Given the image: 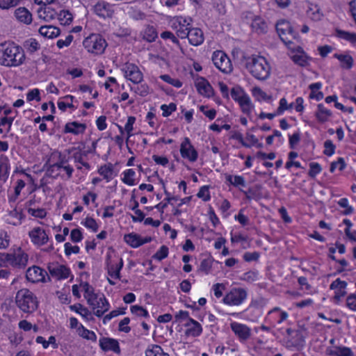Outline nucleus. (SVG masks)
Wrapping results in <instances>:
<instances>
[{"label":"nucleus","mask_w":356,"mask_h":356,"mask_svg":"<svg viewBox=\"0 0 356 356\" xmlns=\"http://www.w3.org/2000/svg\"><path fill=\"white\" fill-rule=\"evenodd\" d=\"M24 58V50L14 42H5L0 44V64L16 67L22 65Z\"/></svg>","instance_id":"nucleus-1"},{"label":"nucleus","mask_w":356,"mask_h":356,"mask_svg":"<svg viewBox=\"0 0 356 356\" xmlns=\"http://www.w3.org/2000/svg\"><path fill=\"white\" fill-rule=\"evenodd\" d=\"M244 59L246 69L254 78L265 80L269 76L270 67L264 56L252 55L248 57L244 56Z\"/></svg>","instance_id":"nucleus-2"},{"label":"nucleus","mask_w":356,"mask_h":356,"mask_svg":"<svg viewBox=\"0 0 356 356\" xmlns=\"http://www.w3.org/2000/svg\"><path fill=\"white\" fill-rule=\"evenodd\" d=\"M15 302L19 309L24 313H33L38 307L37 297L28 289H22L17 292Z\"/></svg>","instance_id":"nucleus-3"},{"label":"nucleus","mask_w":356,"mask_h":356,"mask_svg":"<svg viewBox=\"0 0 356 356\" xmlns=\"http://www.w3.org/2000/svg\"><path fill=\"white\" fill-rule=\"evenodd\" d=\"M83 45L88 53L100 55L104 52L107 42L100 34L92 33L83 40Z\"/></svg>","instance_id":"nucleus-4"},{"label":"nucleus","mask_w":356,"mask_h":356,"mask_svg":"<svg viewBox=\"0 0 356 356\" xmlns=\"http://www.w3.org/2000/svg\"><path fill=\"white\" fill-rule=\"evenodd\" d=\"M286 332L288 335L285 341L286 348L289 349L293 348L299 350L304 347L305 343V330L298 329L295 330L291 328H287Z\"/></svg>","instance_id":"nucleus-5"},{"label":"nucleus","mask_w":356,"mask_h":356,"mask_svg":"<svg viewBox=\"0 0 356 356\" xmlns=\"http://www.w3.org/2000/svg\"><path fill=\"white\" fill-rule=\"evenodd\" d=\"M212 61L214 65L223 73L228 74L232 71V65L230 59L222 51L213 52Z\"/></svg>","instance_id":"nucleus-6"},{"label":"nucleus","mask_w":356,"mask_h":356,"mask_svg":"<svg viewBox=\"0 0 356 356\" xmlns=\"http://www.w3.org/2000/svg\"><path fill=\"white\" fill-rule=\"evenodd\" d=\"M247 298V291L242 288L232 289L223 298V302L229 305H239Z\"/></svg>","instance_id":"nucleus-7"},{"label":"nucleus","mask_w":356,"mask_h":356,"mask_svg":"<svg viewBox=\"0 0 356 356\" xmlns=\"http://www.w3.org/2000/svg\"><path fill=\"white\" fill-rule=\"evenodd\" d=\"M88 303L92 307L94 314L101 317L110 308V305L104 295L96 296V298H90Z\"/></svg>","instance_id":"nucleus-8"},{"label":"nucleus","mask_w":356,"mask_h":356,"mask_svg":"<svg viewBox=\"0 0 356 356\" xmlns=\"http://www.w3.org/2000/svg\"><path fill=\"white\" fill-rule=\"evenodd\" d=\"M50 160H49L44 165V168H47L46 175L48 177L56 178L57 177L60 173L59 170L65 166V164L67 163V159L66 156L59 153L58 159L54 163H49Z\"/></svg>","instance_id":"nucleus-9"},{"label":"nucleus","mask_w":356,"mask_h":356,"mask_svg":"<svg viewBox=\"0 0 356 356\" xmlns=\"http://www.w3.org/2000/svg\"><path fill=\"white\" fill-rule=\"evenodd\" d=\"M46 275L47 276L48 280H50V277L47 275V273L44 270L36 266L29 268L26 273L27 280L33 283L47 282L45 280Z\"/></svg>","instance_id":"nucleus-10"},{"label":"nucleus","mask_w":356,"mask_h":356,"mask_svg":"<svg viewBox=\"0 0 356 356\" xmlns=\"http://www.w3.org/2000/svg\"><path fill=\"white\" fill-rule=\"evenodd\" d=\"M47 269L49 274L58 280L67 278L70 274L69 268L58 263L49 264Z\"/></svg>","instance_id":"nucleus-11"},{"label":"nucleus","mask_w":356,"mask_h":356,"mask_svg":"<svg viewBox=\"0 0 356 356\" xmlns=\"http://www.w3.org/2000/svg\"><path fill=\"white\" fill-rule=\"evenodd\" d=\"M122 70L125 74L126 78L134 83H139L143 81V73L137 65L131 63H126Z\"/></svg>","instance_id":"nucleus-12"},{"label":"nucleus","mask_w":356,"mask_h":356,"mask_svg":"<svg viewBox=\"0 0 356 356\" xmlns=\"http://www.w3.org/2000/svg\"><path fill=\"white\" fill-rule=\"evenodd\" d=\"M180 153L183 158L188 159L191 162L195 161L198 156L197 152L191 145L188 138H185L184 140L181 143Z\"/></svg>","instance_id":"nucleus-13"},{"label":"nucleus","mask_w":356,"mask_h":356,"mask_svg":"<svg viewBox=\"0 0 356 356\" xmlns=\"http://www.w3.org/2000/svg\"><path fill=\"white\" fill-rule=\"evenodd\" d=\"M335 38L346 41L356 47V33L350 32L339 27H335Z\"/></svg>","instance_id":"nucleus-14"},{"label":"nucleus","mask_w":356,"mask_h":356,"mask_svg":"<svg viewBox=\"0 0 356 356\" xmlns=\"http://www.w3.org/2000/svg\"><path fill=\"white\" fill-rule=\"evenodd\" d=\"M29 236L35 244L42 245L48 241V236L44 230L40 227H35L29 232Z\"/></svg>","instance_id":"nucleus-15"},{"label":"nucleus","mask_w":356,"mask_h":356,"mask_svg":"<svg viewBox=\"0 0 356 356\" xmlns=\"http://www.w3.org/2000/svg\"><path fill=\"white\" fill-rule=\"evenodd\" d=\"M6 260L12 266L24 267L28 261V255L25 253L6 254Z\"/></svg>","instance_id":"nucleus-16"},{"label":"nucleus","mask_w":356,"mask_h":356,"mask_svg":"<svg viewBox=\"0 0 356 356\" xmlns=\"http://www.w3.org/2000/svg\"><path fill=\"white\" fill-rule=\"evenodd\" d=\"M94 11L97 15L104 18L111 17L113 14L112 6L105 1L98 2L94 6Z\"/></svg>","instance_id":"nucleus-17"},{"label":"nucleus","mask_w":356,"mask_h":356,"mask_svg":"<svg viewBox=\"0 0 356 356\" xmlns=\"http://www.w3.org/2000/svg\"><path fill=\"white\" fill-rule=\"evenodd\" d=\"M335 58L338 60L339 65L343 70H349L354 65V59L348 52L335 54Z\"/></svg>","instance_id":"nucleus-18"},{"label":"nucleus","mask_w":356,"mask_h":356,"mask_svg":"<svg viewBox=\"0 0 356 356\" xmlns=\"http://www.w3.org/2000/svg\"><path fill=\"white\" fill-rule=\"evenodd\" d=\"M99 346L104 351L112 350L115 353H120L119 343L116 339L103 337L99 340Z\"/></svg>","instance_id":"nucleus-19"},{"label":"nucleus","mask_w":356,"mask_h":356,"mask_svg":"<svg viewBox=\"0 0 356 356\" xmlns=\"http://www.w3.org/2000/svg\"><path fill=\"white\" fill-rule=\"evenodd\" d=\"M195 86L200 94L209 97L213 95V90L209 83L204 78L201 77L196 80Z\"/></svg>","instance_id":"nucleus-20"},{"label":"nucleus","mask_w":356,"mask_h":356,"mask_svg":"<svg viewBox=\"0 0 356 356\" xmlns=\"http://www.w3.org/2000/svg\"><path fill=\"white\" fill-rule=\"evenodd\" d=\"M86 129V124L76 121L67 122L64 128V133H70L74 135L83 134Z\"/></svg>","instance_id":"nucleus-21"},{"label":"nucleus","mask_w":356,"mask_h":356,"mask_svg":"<svg viewBox=\"0 0 356 356\" xmlns=\"http://www.w3.org/2000/svg\"><path fill=\"white\" fill-rule=\"evenodd\" d=\"M231 328L235 334H236L241 339L246 340L250 336V328L243 324L232 323L231 324Z\"/></svg>","instance_id":"nucleus-22"},{"label":"nucleus","mask_w":356,"mask_h":356,"mask_svg":"<svg viewBox=\"0 0 356 356\" xmlns=\"http://www.w3.org/2000/svg\"><path fill=\"white\" fill-rule=\"evenodd\" d=\"M185 326L188 327L185 331L186 336L197 337L202 332L201 325L191 318H189V321L186 323Z\"/></svg>","instance_id":"nucleus-23"},{"label":"nucleus","mask_w":356,"mask_h":356,"mask_svg":"<svg viewBox=\"0 0 356 356\" xmlns=\"http://www.w3.org/2000/svg\"><path fill=\"white\" fill-rule=\"evenodd\" d=\"M189 42L194 46H198L204 42V34L201 29L193 28L189 32H187Z\"/></svg>","instance_id":"nucleus-24"},{"label":"nucleus","mask_w":356,"mask_h":356,"mask_svg":"<svg viewBox=\"0 0 356 356\" xmlns=\"http://www.w3.org/2000/svg\"><path fill=\"white\" fill-rule=\"evenodd\" d=\"M38 14L40 18L43 19L46 22L54 19L57 16V12L49 6L39 8Z\"/></svg>","instance_id":"nucleus-25"},{"label":"nucleus","mask_w":356,"mask_h":356,"mask_svg":"<svg viewBox=\"0 0 356 356\" xmlns=\"http://www.w3.org/2000/svg\"><path fill=\"white\" fill-rule=\"evenodd\" d=\"M15 15L17 19L26 24H29L32 22L31 13L24 7H20L15 10Z\"/></svg>","instance_id":"nucleus-26"},{"label":"nucleus","mask_w":356,"mask_h":356,"mask_svg":"<svg viewBox=\"0 0 356 356\" xmlns=\"http://www.w3.org/2000/svg\"><path fill=\"white\" fill-rule=\"evenodd\" d=\"M39 33L48 38H54L60 35V31L58 27L51 25L42 26L39 29Z\"/></svg>","instance_id":"nucleus-27"},{"label":"nucleus","mask_w":356,"mask_h":356,"mask_svg":"<svg viewBox=\"0 0 356 356\" xmlns=\"http://www.w3.org/2000/svg\"><path fill=\"white\" fill-rule=\"evenodd\" d=\"M292 29L289 22L282 20L276 24V30L281 40H288L285 35Z\"/></svg>","instance_id":"nucleus-28"},{"label":"nucleus","mask_w":356,"mask_h":356,"mask_svg":"<svg viewBox=\"0 0 356 356\" xmlns=\"http://www.w3.org/2000/svg\"><path fill=\"white\" fill-rule=\"evenodd\" d=\"M124 241L134 248L141 246V236L136 233H130L125 234L124 236Z\"/></svg>","instance_id":"nucleus-29"},{"label":"nucleus","mask_w":356,"mask_h":356,"mask_svg":"<svg viewBox=\"0 0 356 356\" xmlns=\"http://www.w3.org/2000/svg\"><path fill=\"white\" fill-rule=\"evenodd\" d=\"M251 26L252 29L257 33H264L267 31L268 26L266 22L259 17L254 18Z\"/></svg>","instance_id":"nucleus-30"},{"label":"nucleus","mask_w":356,"mask_h":356,"mask_svg":"<svg viewBox=\"0 0 356 356\" xmlns=\"http://www.w3.org/2000/svg\"><path fill=\"white\" fill-rule=\"evenodd\" d=\"M346 282L341 281L339 278L335 280V300H339L346 295Z\"/></svg>","instance_id":"nucleus-31"},{"label":"nucleus","mask_w":356,"mask_h":356,"mask_svg":"<svg viewBox=\"0 0 356 356\" xmlns=\"http://www.w3.org/2000/svg\"><path fill=\"white\" fill-rule=\"evenodd\" d=\"M164 193L166 195L164 201L165 202H160L156 204L154 207L157 209L161 213H163L164 209L168 207V204L171 203L172 200H178V197L170 196V193L165 189V185L163 184Z\"/></svg>","instance_id":"nucleus-32"},{"label":"nucleus","mask_w":356,"mask_h":356,"mask_svg":"<svg viewBox=\"0 0 356 356\" xmlns=\"http://www.w3.org/2000/svg\"><path fill=\"white\" fill-rule=\"evenodd\" d=\"M321 87V84L320 83H312L309 86V88L311 92L309 97L310 99H316V100L323 99V95L321 92L319 91Z\"/></svg>","instance_id":"nucleus-33"},{"label":"nucleus","mask_w":356,"mask_h":356,"mask_svg":"<svg viewBox=\"0 0 356 356\" xmlns=\"http://www.w3.org/2000/svg\"><path fill=\"white\" fill-rule=\"evenodd\" d=\"M56 17L62 25H68L73 19L72 15L68 10H61L59 13H57Z\"/></svg>","instance_id":"nucleus-34"},{"label":"nucleus","mask_w":356,"mask_h":356,"mask_svg":"<svg viewBox=\"0 0 356 356\" xmlns=\"http://www.w3.org/2000/svg\"><path fill=\"white\" fill-rule=\"evenodd\" d=\"M98 172L104 177L108 181H110L113 177V168L112 164L105 165L102 166L99 170Z\"/></svg>","instance_id":"nucleus-35"},{"label":"nucleus","mask_w":356,"mask_h":356,"mask_svg":"<svg viewBox=\"0 0 356 356\" xmlns=\"http://www.w3.org/2000/svg\"><path fill=\"white\" fill-rule=\"evenodd\" d=\"M145 356H169V355L164 353L160 346L153 345L152 348L145 351Z\"/></svg>","instance_id":"nucleus-36"},{"label":"nucleus","mask_w":356,"mask_h":356,"mask_svg":"<svg viewBox=\"0 0 356 356\" xmlns=\"http://www.w3.org/2000/svg\"><path fill=\"white\" fill-rule=\"evenodd\" d=\"M337 204L341 208H343L344 210L341 211V213L345 216H348L352 214L354 211V209L353 207L350 206L348 204V200L347 198H341L338 202Z\"/></svg>","instance_id":"nucleus-37"},{"label":"nucleus","mask_w":356,"mask_h":356,"mask_svg":"<svg viewBox=\"0 0 356 356\" xmlns=\"http://www.w3.org/2000/svg\"><path fill=\"white\" fill-rule=\"evenodd\" d=\"M238 103L241 106L242 111H250L252 108L250 97L245 92Z\"/></svg>","instance_id":"nucleus-38"},{"label":"nucleus","mask_w":356,"mask_h":356,"mask_svg":"<svg viewBox=\"0 0 356 356\" xmlns=\"http://www.w3.org/2000/svg\"><path fill=\"white\" fill-rule=\"evenodd\" d=\"M157 37V33L155 29L153 26H147L143 34V39L147 40L149 42H153L155 40Z\"/></svg>","instance_id":"nucleus-39"},{"label":"nucleus","mask_w":356,"mask_h":356,"mask_svg":"<svg viewBox=\"0 0 356 356\" xmlns=\"http://www.w3.org/2000/svg\"><path fill=\"white\" fill-rule=\"evenodd\" d=\"M124 177L122 179V181L129 185L133 186L135 184V180L133 178L135 175V171L133 169H129L124 172Z\"/></svg>","instance_id":"nucleus-40"},{"label":"nucleus","mask_w":356,"mask_h":356,"mask_svg":"<svg viewBox=\"0 0 356 356\" xmlns=\"http://www.w3.org/2000/svg\"><path fill=\"white\" fill-rule=\"evenodd\" d=\"M213 259L211 257L204 259L202 260L199 270L204 273L205 274H208L212 267Z\"/></svg>","instance_id":"nucleus-41"},{"label":"nucleus","mask_w":356,"mask_h":356,"mask_svg":"<svg viewBox=\"0 0 356 356\" xmlns=\"http://www.w3.org/2000/svg\"><path fill=\"white\" fill-rule=\"evenodd\" d=\"M83 287L85 291L84 297L88 302V300L91 298H96V296H98L97 293H95L94 288L90 286L88 282H85L83 284Z\"/></svg>","instance_id":"nucleus-42"},{"label":"nucleus","mask_w":356,"mask_h":356,"mask_svg":"<svg viewBox=\"0 0 356 356\" xmlns=\"http://www.w3.org/2000/svg\"><path fill=\"white\" fill-rule=\"evenodd\" d=\"M70 309L76 312L77 313H79L82 316L85 318H88L89 316H91V312L86 307H83V305L81 304L72 305L70 306Z\"/></svg>","instance_id":"nucleus-43"},{"label":"nucleus","mask_w":356,"mask_h":356,"mask_svg":"<svg viewBox=\"0 0 356 356\" xmlns=\"http://www.w3.org/2000/svg\"><path fill=\"white\" fill-rule=\"evenodd\" d=\"M8 163L7 159L4 161H0V179L6 181L8 178Z\"/></svg>","instance_id":"nucleus-44"},{"label":"nucleus","mask_w":356,"mask_h":356,"mask_svg":"<svg viewBox=\"0 0 356 356\" xmlns=\"http://www.w3.org/2000/svg\"><path fill=\"white\" fill-rule=\"evenodd\" d=\"M24 47L26 48L27 51L31 54L36 51L40 47L37 40L33 38L26 40L25 42Z\"/></svg>","instance_id":"nucleus-45"},{"label":"nucleus","mask_w":356,"mask_h":356,"mask_svg":"<svg viewBox=\"0 0 356 356\" xmlns=\"http://www.w3.org/2000/svg\"><path fill=\"white\" fill-rule=\"evenodd\" d=\"M161 79H162L163 81L176 87V88H180L182 86L181 81H180L177 79H172L170 75L168 74H163L160 76Z\"/></svg>","instance_id":"nucleus-46"},{"label":"nucleus","mask_w":356,"mask_h":356,"mask_svg":"<svg viewBox=\"0 0 356 356\" xmlns=\"http://www.w3.org/2000/svg\"><path fill=\"white\" fill-rule=\"evenodd\" d=\"M295 109L296 111H302L304 109L303 106V99L302 97H298L296 100V102H291L288 104L287 110Z\"/></svg>","instance_id":"nucleus-47"},{"label":"nucleus","mask_w":356,"mask_h":356,"mask_svg":"<svg viewBox=\"0 0 356 356\" xmlns=\"http://www.w3.org/2000/svg\"><path fill=\"white\" fill-rule=\"evenodd\" d=\"M307 15L314 21L321 20L323 16L322 13L320 12L319 8H318L316 6L314 8H310L307 11Z\"/></svg>","instance_id":"nucleus-48"},{"label":"nucleus","mask_w":356,"mask_h":356,"mask_svg":"<svg viewBox=\"0 0 356 356\" xmlns=\"http://www.w3.org/2000/svg\"><path fill=\"white\" fill-rule=\"evenodd\" d=\"M168 255V248L166 245H162L161 248L153 255V258L161 261Z\"/></svg>","instance_id":"nucleus-49"},{"label":"nucleus","mask_w":356,"mask_h":356,"mask_svg":"<svg viewBox=\"0 0 356 356\" xmlns=\"http://www.w3.org/2000/svg\"><path fill=\"white\" fill-rule=\"evenodd\" d=\"M350 348L347 347L335 346V356H353Z\"/></svg>","instance_id":"nucleus-50"},{"label":"nucleus","mask_w":356,"mask_h":356,"mask_svg":"<svg viewBox=\"0 0 356 356\" xmlns=\"http://www.w3.org/2000/svg\"><path fill=\"white\" fill-rule=\"evenodd\" d=\"M136 121V118L134 117L130 116L128 118L127 122L124 127V130L127 134V143L129 140V138L132 136L131 131L133 130V125Z\"/></svg>","instance_id":"nucleus-51"},{"label":"nucleus","mask_w":356,"mask_h":356,"mask_svg":"<svg viewBox=\"0 0 356 356\" xmlns=\"http://www.w3.org/2000/svg\"><path fill=\"white\" fill-rule=\"evenodd\" d=\"M20 0H0V8L9 9L17 6Z\"/></svg>","instance_id":"nucleus-52"},{"label":"nucleus","mask_w":356,"mask_h":356,"mask_svg":"<svg viewBox=\"0 0 356 356\" xmlns=\"http://www.w3.org/2000/svg\"><path fill=\"white\" fill-rule=\"evenodd\" d=\"M83 225L88 229H92L94 232H97L99 226L95 220L91 217H87Z\"/></svg>","instance_id":"nucleus-53"},{"label":"nucleus","mask_w":356,"mask_h":356,"mask_svg":"<svg viewBox=\"0 0 356 356\" xmlns=\"http://www.w3.org/2000/svg\"><path fill=\"white\" fill-rule=\"evenodd\" d=\"M131 311L133 314H135L138 316L144 317L149 316L148 312L141 306L133 305L131 307Z\"/></svg>","instance_id":"nucleus-54"},{"label":"nucleus","mask_w":356,"mask_h":356,"mask_svg":"<svg viewBox=\"0 0 356 356\" xmlns=\"http://www.w3.org/2000/svg\"><path fill=\"white\" fill-rule=\"evenodd\" d=\"M82 331L80 332V335L88 340H91L92 341H95L97 339L96 334L94 332L90 331L86 328L83 327V325H81Z\"/></svg>","instance_id":"nucleus-55"},{"label":"nucleus","mask_w":356,"mask_h":356,"mask_svg":"<svg viewBox=\"0 0 356 356\" xmlns=\"http://www.w3.org/2000/svg\"><path fill=\"white\" fill-rule=\"evenodd\" d=\"M190 23H187L186 25L184 24V26H179L177 31V35L181 38H186L188 37L187 32L191 31Z\"/></svg>","instance_id":"nucleus-56"},{"label":"nucleus","mask_w":356,"mask_h":356,"mask_svg":"<svg viewBox=\"0 0 356 356\" xmlns=\"http://www.w3.org/2000/svg\"><path fill=\"white\" fill-rule=\"evenodd\" d=\"M28 213L31 216L39 218H44L47 215V212L44 209H35L32 208H29Z\"/></svg>","instance_id":"nucleus-57"},{"label":"nucleus","mask_w":356,"mask_h":356,"mask_svg":"<svg viewBox=\"0 0 356 356\" xmlns=\"http://www.w3.org/2000/svg\"><path fill=\"white\" fill-rule=\"evenodd\" d=\"M309 168L308 174L311 177H315L321 170V167L318 163H310Z\"/></svg>","instance_id":"nucleus-58"},{"label":"nucleus","mask_w":356,"mask_h":356,"mask_svg":"<svg viewBox=\"0 0 356 356\" xmlns=\"http://www.w3.org/2000/svg\"><path fill=\"white\" fill-rule=\"evenodd\" d=\"M244 93V91L239 87L233 88L231 90L230 95L233 99L238 102Z\"/></svg>","instance_id":"nucleus-59"},{"label":"nucleus","mask_w":356,"mask_h":356,"mask_svg":"<svg viewBox=\"0 0 356 356\" xmlns=\"http://www.w3.org/2000/svg\"><path fill=\"white\" fill-rule=\"evenodd\" d=\"M130 319L128 317L124 318L120 323H119V331L124 332L125 333H129L131 331V327L129 326H127V325L129 323Z\"/></svg>","instance_id":"nucleus-60"},{"label":"nucleus","mask_w":356,"mask_h":356,"mask_svg":"<svg viewBox=\"0 0 356 356\" xmlns=\"http://www.w3.org/2000/svg\"><path fill=\"white\" fill-rule=\"evenodd\" d=\"M197 197L202 198L204 201L210 200L209 187L207 186H202L197 193Z\"/></svg>","instance_id":"nucleus-61"},{"label":"nucleus","mask_w":356,"mask_h":356,"mask_svg":"<svg viewBox=\"0 0 356 356\" xmlns=\"http://www.w3.org/2000/svg\"><path fill=\"white\" fill-rule=\"evenodd\" d=\"M230 138L232 139H236V140H238L241 143V144L245 147H251V145H249V143H248L247 142H245L244 140L243 135L238 131L232 132V135H231Z\"/></svg>","instance_id":"nucleus-62"},{"label":"nucleus","mask_w":356,"mask_h":356,"mask_svg":"<svg viewBox=\"0 0 356 356\" xmlns=\"http://www.w3.org/2000/svg\"><path fill=\"white\" fill-rule=\"evenodd\" d=\"M346 305L350 309L356 311V294H350L347 297Z\"/></svg>","instance_id":"nucleus-63"},{"label":"nucleus","mask_w":356,"mask_h":356,"mask_svg":"<svg viewBox=\"0 0 356 356\" xmlns=\"http://www.w3.org/2000/svg\"><path fill=\"white\" fill-rule=\"evenodd\" d=\"M71 240L74 243H78L81 241L83 238V235L80 229H74L71 231L70 233Z\"/></svg>","instance_id":"nucleus-64"}]
</instances>
